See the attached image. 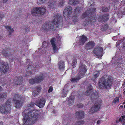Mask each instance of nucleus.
<instances>
[{
  "label": "nucleus",
  "instance_id": "35",
  "mask_svg": "<svg viewBox=\"0 0 125 125\" xmlns=\"http://www.w3.org/2000/svg\"><path fill=\"white\" fill-rule=\"evenodd\" d=\"M108 16L109 15L107 14H105L102 16L103 21H104L107 20L109 19Z\"/></svg>",
  "mask_w": 125,
  "mask_h": 125
},
{
  "label": "nucleus",
  "instance_id": "29",
  "mask_svg": "<svg viewBox=\"0 0 125 125\" xmlns=\"http://www.w3.org/2000/svg\"><path fill=\"white\" fill-rule=\"evenodd\" d=\"M99 74V72L98 71H96L94 72V74L92 76V79L94 81V80L98 77Z\"/></svg>",
  "mask_w": 125,
  "mask_h": 125
},
{
  "label": "nucleus",
  "instance_id": "1",
  "mask_svg": "<svg viewBox=\"0 0 125 125\" xmlns=\"http://www.w3.org/2000/svg\"><path fill=\"white\" fill-rule=\"evenodd\" d=\"M39 113V111L36 110L28 111L25 110L22 113L23 125H31L35 123L38 120Z\"/></svg>",
  "mask_w": 125,
  "mask_h": 125
},
{
  "label": "nucleus",
  "instance_id": "32",
  "mask_svg": "<svg viewBox=\"0 0 125 125\" xmlns=\"http://www.w3.org/2000/svg\"><path fill=\"white\" fill-rule=\"evenodd\" d=\"M6 28L8 30L9 32V36H10L11 34V33L13 32L14 30L13 28L10 26H6Z\"/></svg>",
  "mask_w": 125,
  "mask_h": 125
},
{
  "label": "nucleus",
  "instance_id": "64",
  "mask_svg": "<svg viewBox=\"0 0 125 125\" xmlns=\"http://www.w3.org/2000/svg\"><path fill=\"white\" fill-rule=\"evenodd\" d=\"M124 108H125V105H124Z\"/></svg>",
  "mask_w": 125,
  "mask_h": 125
},
{
  "label": "nucleus",
  "instance_id": "40",
  "mask_svg": "<svg viewBox=\"0 0 125 125\" xmlns=\"http://www.w3.org/2000/svg\"><path fill=\"white\" fill-rule=\"evenodd\" d=\"M109 8L106 7H104L102 9V11L104 12L107 11L109 10Z\"/></svg>",
  "mask_w": 125,
  "mask_h": 125
},
{
  "label": "nucleus",
  "instance_id": "37",
  "mask_svg": "<svg viewBox=\"0 0 125 125\" xmlns=\"http://www.w3.org/2000/svg\"><path fill=\"white\" fill-rule=\"evenodd\" d=\"M79 20V17L76 15H74L73 19V21L74 22H78Z\"/></svg>",
  "mask_w": 125,
  "mask_h": 125
},
{
  "label": "nucleus",
  "instance_id": "18",
  "mask_svg": "<svg viewBox=\"0 0 125 125\" xmlns=\"http://www.w3.org/2000/svg\"><path fill=\"white\" fill-rule=\"evenodd\" d=\"M56 5V2L54 0H50L48 3V7L50 8L55 7Z\"/></svg>",
  "mask_w": 125,
  "mask_h": 125
},
{
  "label": "nucleus",
  "instance_id": "19",
  "mask_svg": "<svg viewBox=\"0 0 125 125\" xmlns=\"http://www.w3.org/2000/svg\"><path fill=\"white\" fill-rule=\"evenodd\" d=\"M94 46V43L93 41H90L85 46L87 49H89L93 48Z\"/></svg>",
  "mask_w": 125,
  "mask_h": 125
},
{
  "label": "nucleus",
  "instance_id": "54",
  "mask_svg": "<svg viewBox=\"0 0 125 125\" xmlns=\"http://www.w3.org/2000/svg\"><path fill=\"white\" fill-rule=\"evenodd\" d=\"M1 2L3 3H6L7 1V0H1Z\"/></svg>",
  "mask_w": 125,
  "mask_h": 125
},
{
  "label": "nucleus",
  "instance_id": "21",
  "mask_svg": "<svg viewBox=\"0 0 125 125\" xmlns=\"http://www.w3.org/2000/svg\"><path fill=\"white\" fill-rule=\"evenodd\" d=\"M87 38L85 36H81L79 39V42L81 45L83 44L87 41Z\"/></svg>",
  "mask_w": 125,
  "mask_h": 125
},
{
  "label": "nucleus",
  "instance_id": "10",
  "mask_svg": "<svg viewBox=\"0 0 125 125\" xmlns=\"http://www.w3.org/2000/svg\"><path fill=\"white\" fill-rule=\"evenodd\" d=\"M46 99L44 98H41L36 100L35 105L40 108L43 107L44 106Z\"/></svg>",
  "mask_w": 125,
  "mask_h": 125
},
{
  "label": "nucleus",
  "instance_id": "13",
  "mask_svg": "<svg viewBox=\"0 0 125 125\" xmlns=\"http://www.w3.org/2000/svg\"><path fill=\"white\" fill-rule=\"evenodd\" d=\"M100 107V105L99 103H95L89 110V113H92L98 111L99 110Z\"/></svg>",
  "mask_w": 125,
  "mask_h": 125
},
{
  "label": "nucleus",
  "instance_id": "42",
  "mask_svg": "<svg viewBox=\"0 0 125 125\" xmlns=\"http://www.w3.org/2000/svg\"><path fill=\"white\" fill-rule=\"evenodd\" d=\"M77 63V61L75 59L74 60L73 62L72 66L73 67H75Z\"/></svg>",
  "mask_w": 125,
  "mask_h": 125
},
{
  "label": "nucleus",
  "instance_id": "55",
  "mask_svg": "<svg viewBox=\"0 0 125 125\" xmlns=\"http://www.w3.org/2000/svg\"><path fill=\"white\" fill-rule=\"evenodd\" d=\"M117 62V64H118V66L119 67H120V65L119 64H120L121 63V62H120V61H119V62Z\"/></svg>",
  "mask_w": 125,
  "mask_h": 125
},
{
  "label": "nucleus",
  "instance_id": "7",
  "mask_svg": "<svg viewBox=\"0 0 125 125\" xmlns=\"http://www.w3.org/2000/svg\"><path fill=\"white\" fill-rule=\"evenodd\" d=\"M45 75L43 74H41L40 75L32 78L30 80V83L31 84L35 83H39L43 80Z\"/></svg>",
  "mask_w": 125,
  "mask_h": 125
},
{
  "label": "nucleus",
  "instance_id": "23",
  "mask_svg": "<svg viewBox=\"0 0 125 125\" xmlns=\"http://www.w3.org/2000/svg\"><path fill=\"white\" fill-rule=\"evenodd\" d=\"M93 91V88L92 86L90 85L87 88L86 91L85 93V94L87 95H89Z\"/></svg>",
  "mask_w": 125,
  "mask_h": 125
},
{
  "label": "nucleus",
  "instance_id": "61",
  "mask_svg": "<svg viewBox=\"0 0 125 125\" xmlns=\"http://www.w3.org/2000/svg\"><path fill=\"white\" fill-rule=\"evenodd\" d=\"M123 94H125V91L124 92V93H123Z\"/></svg>",
  "mask_w": 125,
  "mask_h": 125
},
{
  "label": "nucleus",
  "instance_id": "33",
  "mask_svg": "<svg viewBox=\"0 0 125 125\" xmlns=\"http://www.w3.org/2000/svg\"><path fill=\"white\" fill-rule=\"evenodd\" d=\"M108 28V25L106 24H105L101 27V30L103 31H104L106 30Z\"/></svg>",
  "mask_w": 125,
  "mask_h": 125
},
{
  "label": "nucleus",
  "instance_id": "60",
  "mask_svg": "<svg viewBox=\"0 0 125 125\" xmlns=\"http://www.w3.org/2000/svg\"><path fill=\"white\" fill-rule=\"evenodd\" d=\"M123 104H125V101L124 102H123Z\"/></svg>",
  "mask_w": 125,
  "mask_h": 125
},
{
  "label": "nucleus",
  "instance_id": "49",
  "mask_svg": "<svg viewBox=\"0 0 125 125\" xmlns=\"http://www.w3.org/2000/svg\"><path fill=\"white\" fill-rule=\"evenodd\" d=\"M77 106L79 108H81L83 107V106L82 104H77Z\"/></svg>",
  "mask_w": 125,
  "mask_h": 125
},
{
  "label": "nucleus",
  "instance_id": "50",
  "mask_svg": "<svg viewBox=\"0 0 125 125\" xmlns=\"http://www.w3.org/2000/svg\"><path fill=\"white\" fill-rule=\"evenodd\" d=\"M121 43V41H118L116 42V47L118 46L119 44H120Z\"/></svg>",
  "mask_w": 125,
  "mask_h": 125
},
{
  "label": "nucleus",
  "instance_id": "59",
  "mask_svg": "<svg viewBox=\"0 0 125 125\" xmlns=\"http://www.w3.org/2000/svg\"><path fill=\"white\" fill-rule=\"evenodd\" d=\"M0 125H2V123L1 122H0Z\"/></svg>",
  "mask_w": 125,
  "mask_h": 125
},
{
  "label": "nucleus",
  "instance_id": "16",
  "mask_svg": "<svg viewBox=\"0 0 125 125\" xmlns=\"http://www.w3.org/2000/svg\"><path fill=\"white\" fill-rule=\"evenodd\" d=\"M75 115L77 117L82 119L84 117V113L82 111H77L75 113Z\"/></svg>",
  "mask_w": 125,
  "mask_h": 125
},
{
  "label": "nucleus",
  "instance_id": "26",
  "mask_svg": "<svg viewBox=\"0 0 125 125\" xmlns=\"http://www.w3.org/2000/svg\"><path fill=\"white\" fill-rule=\"evenodd\" d=\"M74 97L73 96L71 95L69 97L68 100L69 105H71L74 103Z\"/></svg>",
  "mask_w": 125,
  "mask_h": 125
},
{
  "label": "nucleus",
  "instance_id": "36",
  "mask_svg": "<svg viewBox=\"0 0 125 125\" xmlns=\"http://www.w3.org/2000/svg\"><path fill=\"white\" fill-rule=\"evenodd\" d=\"M67 93V90L64 88L62 93L61 96L63 97H65L66 96Z\"/></svg>",
  "mask_w": 125,
  "mask_h": 125
},
{
  "label": "nucleus",
  "instance_id": "12",
  "mask_svg": "<svg viewBox=\"0 0 125 125\" xmlns=\"http://www.w3.org/2000/svg\"><path fill=\"white\" fill-rule=\"evenodd\" d=\"M103 51V48L100 47H97L94 50V54L96 55L98 58L102 57V52Z\"/></svg>",
  "mask_w": 125,
  "mask_h": 125
},
{
  "label": "nucleus",
  "instance_id": "30",
  "mask_svg": "<svg viewBox=\"0 0 125 125\" xmlns=\"http://www.w3.org/2000/svg\"><path fill=\"white\" fill-rule=\"evenodd\" d=\"M121 117V118H120L119 119L118 121L116 120V122L118 123L119 122H121L123 125H125V115L122 116Z\"/></svg>",
  "mask_w": 125,
  "mask_h": 125
},
{
  "label": "nucleus",
  "instance_id": "20",
  "mask_svg": "<svg viewBox=\"0 0 125 125\" xmlns=\"http://www.w3.org/2000/svg\"><path fill=\"white\" fill-rule=\"evenodd\" d=\"M58 67L60 71H62L64 70V64L63 62L61 61L58 62Z\"/></svg>",
  "mask_w": 125,
  "mask_h": 125
},
{
  "label": "nucleus",
  "instance_id": "28",
  "mask_svg": "<svg viewBox=\"0 0 125 125\" xmlns=\"http://www.w3.org/2000/svg\"><path fill=\"white\" fill-rule=\"evenodd\" d=\"M51 43L53 47V49L54 52H56L58 49V48L55 46V43L53 39L51 41Z\"/></svg>",
  "mask_w": 125,
  "mask_h": 125
},
{
  "label": "nucleus",
  "instance_id": "44",
  "mask_svg": "<svg viewBox=\"0 0 125 125\" xmlns=\"http://www.w3.org/2000/svg\"><path fill=\"white\" fill-rule=\"evenodd\" d=\"M36 90H35L40 93L41 89V87L39 86H37L36 87Z\"/></svg>",
  "mask_w": 125,
  "mask_h": 125
},
{
  "label": "nucleus",
  "instance_id": "24",
  "mask_svg": "<svg viewBox=\"0 0 125 125\" xmlns=\"http://www.w3.org/2000/svg\"><path fill=\"white\" fill-rule=\"evenodd\" d=\"M71 82L72 83L78 81L79 79L82 78H81L80 76L78 74L74 78L72 77V74L71 75Z\"/></svg>",
  "mask_w": 125,
  "mask_h": 125
},
{
  "label": "nucleus",
  "instance_id": "43",
  "mask_svg": "<svg viewBox=\"0 0 125 125\" xmlns=\"http://www.w3.org/2000/svg\"><path fill=\"white\" fill-rule=\"evenodd\" d=\"M33 72H31V71H30L27 72V73H26L24 75L25 76H26L28 75H29L30 74H31Z\"/></svg>",
  "mask_w": 125,
  "mask_h": 125
},
{
  "label": "nucleus",
  "instance_id": "41",
  "mask_svg": "<svg viewBox=\"0 0 125 125\" xmlns=\"http://www.w3.org/2000/svg\"><path fill=\"white\" fill-rule=\"evenodd\" d=\"M119 98L118 97H117L114 99L113 101V102L115 103H117L119 102Z\"/></svg>",
  "mask_w": 125,
  "mask_h": 125
},
{
  "label": "nucleus",
  "instance_id": "58",
  "mask_svg": "<svg viewBox=\"0 0 125 125\" xmlns=\"http://www.w3.org/2000/svg\"><path fill=\"white\" fill-rule=\"evenodd\" d=\"M2 90V88L0 86V91H1Z\"/></svg>",
  "mask_w": 125,
  "mask_h": 125
},
{
  "label": "nucleus",
  "instance_id": "62",
  "mask_svg": "<svg viewBox=\"0 0 125 125\" xmlns=\"http://www.w3.org/2000/svg\"><path fill=\"white\" fill-rule=\"evenodd\" d=\"M39 50H41V48H39Z\"/></svg>",
  "mask_w": 125,
  "mask_h": 125
},
{
  "label": "nucleus",
  "instance_id": "47",
  "mask_svg": "<svg viewBox=\"0 0 125 125\" xmlns=\"http://www.w3.org/2000/svg\"><path fill=\"white\" fill-rule=\"evenodd\" d=\"M84 123V121L83 120L80 121L78 122V124L80 125H83Z\"/></svg>",
  "mask_w": 125,
  "mask_h": 125
},
{
  "label": "nucleus",
  "instance_id": "39",
  "mask_svg": "<svg viewBox=\"0 0 125 125\" xmlns=\"http://www.w3.org/2000/svg\"><path fill=\"white\" fill-rule=\"evenodd\" d=\"M40 93L38 92L36 90L34 91L32 93L33 95L34 96H36Z\"/></svg>",
  "mask_w": 125,
  "mask_h": 125
},
{
  "label": "nucleus",
  "instance_id": "27",
  "mask_svg": "<svg viewBox=\"0 0 125 125\" xmlns=\"http://www.w3.org/2000/svg\"><path fill=\"white\" fill-rule=\"evenodd\" d=\"M10 50H4L2 52V53L4 56L5 57H8L10 55Z\"/></svg>",
  "mask_w": 125,
  "mask_h": 125
},
{
  "label": "nucleus",
  "instance_id": "52",
  "mask_svg": "<svg viewBox=\"0 0 125 125\" xmlns=\"http://www.w3.org/2000/svg\"><path fill=\"white\" fill-rule=\"evenodd\" d=\"M4 15L3 14H0V20H1L4 17Z\"/></svg>",
  "mask_w": 125,
  "mask_h": 125
},
{
  "label": "nucleus",
  "instance_id": "22",
  "mask_svg": "<svg viewBox=\"0 0 125 125\" xmlns=\"http://www.w3.org/2000/svg\"><path fill=\"white\" fill-rule=\"evenodd\" d=\"M17 80L16 81L15 80L13 81V85H19L22 83V80L21 78L20 77L18 78H17Z\"/></svg>",
  "mask_w": 125,
  "mask_h": 125
},
{
  "label": "nucleus",
  "instance_id": "15",
  "mask_svg": "<svg viewBox=\"0 0 125 125\" xmlns=\"http://www.w3.org/2000/svg\"><path fill=\"white\" fill-rule=\"evenodd\" d=\"M95 20V16H92L91 17L87 19L84 22V23L86 24L88 23H92Z\"/></svg>",
  "mask_w": 125,
  "mask_h": 125
},
{
  "label": "nucleus",
  "instance_id": "51",
  "mask_svg": "<svg viewBox=\"0 0 125 125\" xmlns=\"http://www.w3.org/2000/svg\"><path fill=\"white\" fill-rule=\"evenodd\" d=\"M93 0H91L90 2V4H88L89 5H90V6L93 5H94V4H93Z\"/></svg>",
  "mask_w": 125,
  "mask_h": 125
},
{
  "label": "nucleus",
  "instance_id": "56",
  "mask_svg": "<svg viewBox=\"0 0 125 125\" xmlns=\"http://www.w3.org/2000/svg\"><path fill=\"white\" fill-rule=\"evenodd\" d=\"M101 122V121L100 120H98L97 121V124H100Z\"/></svg>",
  "mask_w": 125,
  "mask_h": 125
},
{
  "label": "nucleus",
  "instance_id": "25",
  "mask_svg": "<svg viewBox=\"0 0 125 125\" xmlns=\"http://www.w3.org/2000/svg\"><path fill=\"white\" fill-rule=\"evenodd\" d=\"M7 94L5 93H2L0 94V101H2L6 99L7 97Z\"/></svg>",
  "mask_w": 125,
  "mask_h": 125
},
{
  "label": "nucleus",
  "instance_id": "57",
  "mask_svg": "<svg viewBox=\"0 0 125 125\" xmlns=\"http://www.w3.org/2000/svg\"><path fill=\"white\" fill-rule=\"evenodd\" d=\"M123 105H121L119 107V108L120 109H122V108H123Z\"/></svg>",
  "mask_w": 125,
  "mask_h": 125
},
{
  "label": "nucleus",
  "instance_id": "3",
  "mask_svg": "<svg viewBox=\"0 0 125 125\" xmlns=\"http://www.w3.org/2000/svg\"><path fill=\"white\" fill-rule=\"evenodd\" d=\"M112 84L111 79L104 76L101 78L99 83V86L100 88L104 89L110 88Z\"/></svg>",
  "mask_w": 125,
  "mask_h": 125
},
{
  "label": "nucleus",
  "instance_id": "9",
  "mask_svg": "<svg viewBox=\"0 0 125 125\" xmlns=\"http://www.w3.org/2000/svg\"><path fill=\"white\" fill-rule=\"evenodd\" d=\"M9 69V66L7 63L5 62L2 64L0 62V73L1 74L5 73L8 71Z\"/></svg>",
  "mask_w": 125,
  "mask_h": 125
},
{
  "label": "nucleus",
  "instance_id": "34",
  "mask_svg": "<svg viewBox=\"0 0 125 125\" xmlns=\"http://www.w3.org/2000/svg\"><path fill=\"white\" fill-rule=\"evenodd\" d=\"M81 8L80 7H76L74 10V12L75 14H77L81 11Z\"/></svg>",
  "mask_w": 125,
  "mask_h": 125
},
{
  "label": "nucleus",
  "instance_id": "53",
  "mask_svg": "<svg viewBox=\"0 0 125 125\" xmlns=\"http://www.w3.org/2000/svg\"><path fill=\"white\" fill-rule=\"evenodd\" d=\"M53 90V89L51 87L49 88L48 90V92L49 93H50L52 92Z\"/></svg>",
  "mask_w": 125,
  "mask_h": 125
},
{
  "label": "nucleus",
  "instance_id": "38",
  "mask_svg": "<svg viewBox=\"0 0 125 125\" xmlns=\"http://www.w3.org/2000/svg\"><path fill=\"white\" fill-rule=\"evenodd\" d=\"M48 0H38L37 3L38 5H41L45 2Z\"/></svg>",
  "mask_w": 125,
  "mask_h": 125
},
{
  "label": "nucleus",
  "instance_id": "11",
  "mask_svg": "<svg viewBox=\"0 0 125 125\" xmlns=\"http://www.w3.org/2000/svg\"><path fill=\"white\" fill-rule=\"evenodd\" d=\"M79 71L78 74L80 76L81 78L83 77L84 73L86 72L85 65L82 64H81L79 68Z\"/></svg>",
  "mask_w": 125,
  "mask_h": 125
},
{
  "label": "nucleus",
  "instance_id": "6",
  "mask_svg": "<svg viewBox=\"0 0 125 125\" xmlns=\"http://www.w3.org/2000/svg\"><path fill=\"white\" fill-rule=\"evenodd\" d=\"M46 9L44 7H36L33 9L31 11L33 14H39L43 15L46 11Z\"/></svg>",
  "mask_w": 125,
  "mask_h": 125
},
{
  "label": "nucleus",
  "instance_id": "48",
  "mask_svg": "<svg viewBox=\"0 0 125 125\" xmlns=\"http://www.w3.org/2000/svg\"><path fill=\"white\" fill-rule=\"evenodd\" d=\"M34 105V104L33 102H31L29 104H28V106L30 107H33V106Z\"/></svg>",
  "mask_w": 125,
  "mask_h": 125
},
{
  "label": "nucleus",
  "instance_id": "31",
  "mask_svg": "<svg viewBox=\"0 0 125 125\" xmlns=\"http://www.w3.org/2000/svg\"><path fill=\"white\" fill-rule=\"evenodd\" d=\"M68 4L70 5H74L79 3V1L75 0H69L68 2Z\"/></svg>",
  "mask_w": 125,
  "mask_h": 125
},
{
  "label": "nucleus",
  "instance_id": "2",
  "mask_svg": "<svg viewBox=\"0 0 125 125\" xmlns=\"http://www.w3.org/2000/svg\"><path fill=\"white\" fill-rule=\"evenodd\" d=\"M62 20V16L60 15L57 14L54 16L52 22H45L42 26L41 29L43 31H47L52 29L54 27L57 26Z\"/></svg>",
  "mask_w": 125,
  "mask_h": 125
},
{
  "label": "nucleus",
  "instance_id": "17",
  "mask_svg": "<svg viewBox=\"0 0 125 125\" xmlns=\"http://www.w3.org/2000/svg\"><path fill=\"white\" fill-rule=\"evenodd\" d=\"M91 100L92 101L96 100L99 98L98 93L97 92H95L92 94L90 96Z\"/></svg>",
  "mask_w": 125,
  "mask_h": 125
},
{
  "label": "nucleus",
  "instance_id": "46",
  "mask_svg": "<svg viewBox=\"0 0 125 125\" xmlns=\"http://www.w3.org/2000/svg\"><path fill=\"white\" fill-rule=\"evenodd\" d=\"M98 21H99L102 22H103L102 16H100L98 18Z\"/></svg>",
  "mask_w": 125,
  "mask_h": 125
},
{
  "label": "nucleus",
  "instance_id": "45",
  "mask_svg": "<svg viewBox=\"0 0 125 125\" xmlns=\"http://www.w3.org/2000/svg\"><path fill=\"white\" fill-rule=\"evenodd\" d=\"M64 1H60V2L58 4V5L59 6H63V4L64 3Z\"/></svg>",
  "mask_w": 125,
  "mask_h": 125
},
{
  "label": "nucleus",
  "instance_id": "14",
  "mask_svg": "<svg viewBox=\"0 0 125 125\" xmlns=\"http://www.w3.org/2000/svg\"><path fill=\"white\" fill-rule=\"evenodd\" d=\"M95 9H91L90 10H87L81 16V17L82 18H84L88 15L90 14H93V13L95 12Z\"/></svg>",
  "mask_w": 125,
  "mask_h": 125
},
{
  "label": "nucleus",
  "instance_id": "4",
  "mask_svg": "<svg viewBox=\"0 0 125 125\" xmlns=\"http://www.w3.org/2000/svg\"><path fill=\"white\" fill-rule=\"evenodd\" d=\"M23 97L18 94H15L14 96V106L16 108L20 107L22 105L23 103Z\"/></svg>",
  "mask_w": 125,
  "mask_h": 125
},
{
  "label": "nucleus",
  "instance_id": "5",
  "mask_svg": "<svg viewBox=\"0 0 125 125\" xmlns=\"http://www.w3.org/2000/svg\"><path fill=\"white\" fill-rule=\"evenodd\" d=\"M11 102L9 100H7L4 104L0 106V111L2 113H5L9 112L10 109Z\"/></svg>",
  "mask_w": 125,
  "mask_h": 125
},
{
  "label": "nucleus",
  "instance_id": "8",
  "mask_svg": "<svg viewBox=\"0 0 125 125\" xmlns=\"http://www.w3.org/2000/svg\"><path fill=\"white\" fill-rule=\"evenodd\" d=\"M72 7L70 6L64 9L63 11V15L65 19H66V18L68 19L70 18V15L72 12Z\"/></svg>",
  "mask_w": 125,
  "mask_h": 125
},
{
  "label": "nucleus",
  "instance_id": "63",
  "mask_svg": "<svg viewBox=\"0 0 125 125\" xmlns=\"http://www.w3.org/2000/svg\"><path fill=\"white\" fill-rule=\"evenodd\" d=\"M54 112H55V111H52V112H53V113H54Z\"/></svg>",
  "mask_w": 125,
  "mask_h": 125
}]
</instances>
